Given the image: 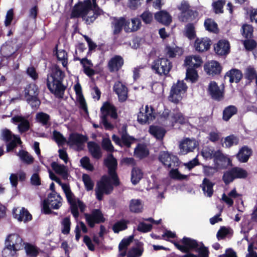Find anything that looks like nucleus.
Returning <instances> with one entry per match:
<instances>
[{"label":"nucleus","mask_w":257,"mask_h":257,"mask_svg":"<svg viewBox=\"0 0 257 257\" xmlns=\"http://www.w3.org/2000/svg\"><path fill=\"white\" fill-rule=\"evenodd\" d=\"M105 166L108 168V173L109 177L104 175L102 176L101 180L98 181L95 188L96 198L101 201L104 194H109L112 191L113 187L110 183V178L113 182V184L117 186L119 184L116 170L117 162L112 154H108L106 158L104 160Z\"/></svg>","instance_id":"f257e3e1"},{"label":"nucleus","mask_w":257,"mask_h":257,"mask_svg":"<svg viewBox=\"0 0 257 257\" xmlns=\"http://www.w3.org/2000/svg\"><path fill=\"white\" fill-rule=\"evenodd\" d=\"M84 1L83 3L75 5L71 14V18L81 17L85 20L87 24L93 22L97 17L103 14L98 5H103L104 0Z\"/></svg>","instance_id":"f03ea898"},{"label":"nucleus","mask_w":257,"mask_h":257,"mask_svg":"<svg viewBox=\"0 0 257 257\" xmlns=\"http://www.w3.org/2000/svg\"><path fill=\"white\" fill-rule=\"evenodd\" d=\"M65 73L57 66H53L47 75V85L50 92L57 98H63L66 87L62 82Z\"/></svg>","instance_id":"7ed1b4c3"},{"label":"nucleus","mask_w":257,"mask_h":257,"mask_svg":"<svg viewBox=\"0 0 257 257\" xmlns=\"http://www.w3.org/2000/svg\"><path fill=\"white\" fill-rule=\"evenodd\" d=\"M54 181L61 186L66 196L67 201L70 205L71 214L75 218H78L79 215V209L80 212L83 213L86 208V205L74 195L68 184L62 183L60 179L58 177H55Z\"/></svg>","instance_id":"20e7f679"},{"label":"nucleus","mask_w":257,"mask_h":257,"mask_svg":"<svg viewBox=\"0 0 257 257\" xmlns=\"http://www.w3.org/2000/svg\"><path fill=\"white\" fill-rule=\"evenodd\" d=\"M160 121L165 126L173 127L175 123L184 124L187 121V118L180 111L173 110L170 112L165 109L160 116Z\"/></svg>","instance_id":"39448f33"},{"label":"nucleus","mask_w":257,"mask_h":257,"mask_svg":"<svg viewBox=\"0 0 257 257\" xmlns=\"http://www.w3.org/2000/svg\"><path fill=\"white\" fill-rule=\"evenodd\" d=\"M101 115L100 116L101 123L106 130H111L113 128V125L107 120V117L110 116L112 119H116L118 115L116 107L110 102H104L100 108Z\"/></svg>","instance_id":"423d86ee"},{"label":"nucleus","mask_w":257,"mask_h":257,"mask_svg":"<svg viewBox=\"0 0 257 257\" xmlns=\"http://www.w3.org/2000/svg\"><path fill=\"white\" fill-rule=\"evenodd\" d=\"M127 125L123 124L118 129V134L120 136H117L113 135L112 140L115 144L121 147H125L130 148L131 145L135 141V139L130 136L127 132Z\"/></svg>","instance_id":"0eeeda50"},{"label":"nucleus","mask_w":257,"mask_h":257,"mask_svg":"<svg viewBox=\"0 0 257 257\" xmlns=\"http://www.w3.org/2000/svg\"><path fill=\"white\" fill-rule=\"evenodd\" d=\"M62 198L61 196L56 192L50 193L46 199L43 201L42 211L46 214L51 213L52 209H58L62 205Z\"/></svg>","instance_id":"6e6552de"},{"label":"nucleus","mask_w":257,"mask_h":257,"mask_svg":"<svg viewBox=\"0 0 257 257\" xmlns=\"http://www.w3.org/2000/svg\"><path fill=\"white\" fill-rule=\"evenodd\" d=\"M38 94L39 89L35 84H30L24 89L26 100L34 109L37 108L41 103L38 97Z\"/></svg>","instance_id":"1a4fd4ad"},{"label":"nucleus","mask_w":257,"mask_h":257,"mask_svg":"<svg viewBox=\"0 0 257 257\" xmlns=\"http://www.w3.org/2000/svg\"><path fill=\"white\" fill-rule=\"evenodd\" d=\"M187 89V86L184 81L178 80L171 87L169 100L175 103H178L182 100Z\"/></svg>","instance_id":"9d476101"},{"label":"nucleus","mask_w":257,"mask_h":257,"mask_svg":"<svg viewBox=\"0 0 257 257\" xmlns=\"http://www.w3.org/2000/svg\"><path fill=\"white\" fill-rule=\"evenodd\" d=\"M178 9L180 11L179 19L182 22H189L194 21L198 16V13L190 9L187 2L182 1Z\"/></svg>","instance_id":"9b49d317"},{"label":"nucleus","mask_w":257,"mask_h":257,"mask_svg":"<svg viewBox=\"0 0 257 257\" xmlns=\"http://www.w3.org/2000/svg\"><path fill=\"white\" fill-rule=\"evenodd\" d=\"M153 70L160 75H167L172 67V63L166 58L154 60L151 66Z\"/></svg>","instance_id":"f8f14e48"},{"label":"nucleus","mask_w":257,"mask_h":257,"mask_svg":"<svg viewBox=\"0 0 257 257\" xmlns=\"http://www.w3.org/2000/svg\"><path fill=\"white\" fill-rule=\"evenodd\" d=\"M1 139L7 143V151L10 152L16 148L18 144L22 143L20 138L14 135L9 130L5 128L2 131Z\"/></svg>","instance_id":"ddd939ff"},{"label":"nucleus","mask_w":257,"mask_h":257,"mask_svg":"<svg viewBox=\"0 0 257 257\" xmlns=\"http://www.w3.org/2000/svg\"><path fill=\"white\" fill-rule=\"evenodd\" d=\"M159 160L167 168H171L179 165L180 161L177 156L168 151H161L159 155Z\"/></svg>","instance_id":"4468645a"},{"label":"nucleus","mask_w":257,"mask_h":257,"mask_svg":"<svg viewBox=\"0 0 257 257\" xmlns=\"http://www.w3.org/2000/svg\"><path fill=\"white\" fill-rule=\"evenodd\" d=\"M84 215L87 223L91 228L94 227L95 224L103 223L105 221L103 214L99 209H94L90 213H86Z\"/></svg>","instance_id":"2eb2a0df"},{"label":"nucleus","mask_w":257,"mask_h":257,"mask_svg":"<svg viewBox=\"0 0 257 257\" xmlns=\"http://www.w3.org/2000/svg\"><path fill=\"white\" fill-rule=\"evenodd\" d=\"M199 146V143L194 139L186 138L179 144V154L184 155L192 152Z\"/></svg>","instance_id":"dca6fc26"},{"label":"nucleus","mask_w":257,"mask_h":257,"mask_svg":"<svg viewBox=\"0 0 257 257\" xmlns=\"http://www.w3.org/2000/svg\"><path fill=\"white\" fill-rule=\"evenodd\" d=\"M183 242L190 247V250H194L199 252L200 257H207L208 250L204 247L202 243H199L196 240L184 237Z\"/></svg>","instance_id":"f3484780"},{"label":"nucleus","mask_w":257,"mask_h":257,"mask_svg":"<svg viewBox=\"0 0 257 257\" xmlns=\"http://www.w3.org/2000/svg\"><path fill=\"white\" fill-rule=\"evenodd\" d=\"M88 140V138L78 133H72L69 135L67 144L70 146L75 147L78 151L83 150L84 143Z\"/></svg>","instance_id":"a211bd4d"},{"label":"nucleus","mask_w":257,"mask_h":257,"mask_svg":"<svg viewBox=\"0 0 257 257\" xmlns=\"http://www.w3.org/2000/svg\"><path fill=\"white\" fill-rule=\"evenodd\" d=\"M154 108L152 106L147 105L145 110L142 107L138 114V121L142 124L149 123L155 119V115L153 112Z\"/></svg>","instance_id":"6ab92c4d"},{"label":"nucleus","mask_w":257,"mask_h":257,"mask_svg":"<svg viewBox=\"0 0 257 257\" xmlns=\"http://www.w3.org/2000/svg\"><path fill=\"white\" fill-rule=\"evenodd\" d=\"M5 244L19 250L23 248L25 243L21 237L17 233L9 235L5 240Z\"/></svg>","instance_id":"aec40b11"},{"label":"nucleus","mask_w":257,"mask_h":257,"mask_svg":"<svg viewBox=\"0 0 257 257\" xmlns=\"http://www.w3.org/2000/svg\"><path fill=\"white\" fill-rule=\"evenodd\" d=\"M207 92L214 100L220 101L223 98V90L220 89L216 82L211 81L208 86Z\"/></svg>","instance_id":"412c9836"},{"label":"nucleus","mask_w":257,"mask_h":257,"mask_svg":"<svg viewBox=\"0 0 257 257\" xmlns=\"http://www.w3.org/2000/svg\"><path fill=\"white\" fill-rule=\"evenodd\" d=\"M13 215L14 217L18 221H23L25 222L31 220L32 218L31 214L24 207H22L21 209L14 208L13 209Z\"/></svg>","instance_id":"4be33fe9"},{"label":"nucleus","mask_w":257,"mask_h":257,"mask_svg":"<svg viewBox=\"0 0 257 257\" xmlns=\"http://www.w3.org/2000/svg\"><path fill=\"white\" fill-rule=\"evenodd\" d=\"M11 122L14 123H19L18 128L21 133L28 131L30 128V122L27 118L22 115H15L11 119Z\"/></svg>","instance_id":"5701e85b"},{"label":"nucleus","mask_w":257,"mask_h":257,"mask_svg":"<svg viewBox=\"0 0 257 257\" xmlns=\"http://www.w3.org/2000/svg\"><path fill=\"white\" fill-rule=\"evenodd\" d=\"M214 50L216 54L220 56H225L228 54L230 51V44L225 40H219L214 46Z\"/></svg>","instance_id":"b1692460"},{"label":"nucleus","mask_w":257,"mask_h":257,"mask_svg":"<svg viewBox=\"0 0 257 257\" xmlns=\"http://www.w3.org/2000/svg\"><path fill=\"white\" fill-rule=\"evenodd\" d=\"M113 91L117 94L119 101H125L127 98V88L120 81H117L113 86Z\"/></svg>","instance_id":"393cba45"},{"label":"nucleus","mask_w":257,"mask_h":257,"mask_svg":"<svg viewBox=\"0 0 257 257\" xmlns=\"http://www.w3.org/2000/svg\"><path fill=\"white\" fill-rule=\"evenodd\" d=\"M123 64V59L119 55H115L108 61L107 66L110 72L118 71Z\"/></svg>","instance_id":"a878e982"},{"label":"nucleus","mask_w":257,"mask_h":257,"mask_svg":"<svg viewBox=\"0 0 257 257\" xmlns=\"http://www.w3.org/2000/svg\"><path fill=\"white\" fill-rule=\"evenodd\" d=\"M211 45V41L207 38H197L194 43L195 50L198 52L208 50Z\"/></svg>","instance_id":"bb28decb"},{"label":"nucleus","mask_w":257,"mask_h":257,"mask_svg":"<svg viewBox=\"0 0 257 257\" xmlns=\"http://www.w3.org/2000/svg\"><path fill=\"white\" fill-rule=\"evenodd\" d=\"M77 60H80V64L83 66V72L87 76L92 77L96 74V71L92 69L93 64L91 60L86 58H77Z\"/></svg>","instance_id":"cd10ccee"},{"label":"nucleus","mask_w":257,"mask_h":257,"mask_svg":"<svg viewBox=\"0 0 257 257\" xmlns=\"http://www.w3.org/2000/svg\"><path fill=\"white\" fill-rule=\"evenodd\" d=\"M204 69L208 74L214 76L220 74L221 67L218 62L212 61L205 64Z\"/></svg>","instance_id":"c85d7f7f"},{"label":"nucleus","mask_w":257,"mask_h":257,"mask_svg":"<svg viewBox=\"0 0 257 257\" xmlns=\"http://www.w3.org/2000/svg\"><path fill=\"white\" fill-rule=\"evenodd\" d=\"M87 147L89 152L93 158L98 160L101 158L102 150L98 144L94 142H89L87 143Z\"/></svg>","instance_id":"c756f323"},{"label":"nucleus","mask_w":257,"mask_h":257,"mask_svg":"<svg viewBox=\"0 0 257 257\" xmlns=\"http://www.w3.org/2000/svg\"><path fill=\"white\" fill-rule=\"evenodd\" d=\"M130 22L126 21L124 18H120L118 19L114 18V21L112 22V27L113 28V34L117 35L120 33L122 30V27H127L130 24Z\"/></svg>","instance_id":"7c9ffc66"},{"label":"nucleus","mask_w":257,"mask_h":257,"mask_svg":"<svg viewBox=\"0 0 257 257\" xmlns=\"http://www.w3.org/2000/svg\"><path fill=\"white\" fill-rule=\"evenodd\" d=\"M214 183L211 182L209 179L205 178L202 181V184L200 185V187L203 192L205 196L210 197L213 194V187Z\"/></svg>","instance_id":"2f4dec72"},{"label":"nucleus","mask_w":257,"mask_h":257,"mask_svg":"<svg viewBox=\"0 0 257 257\" xmlns=\"http://www.w3.org/2000/svg\"><path fill=\"white\" fill-rule=\"evenodd\" d=\"M74 90L76 95L78 97V102L80 105V107L85 113H88V109L85 99L82 95V89L81 85L79 83H77L74 85Z\"/></svg>","instance_id":"473e14b6"},{"label":"nucleus","mask_w":257,"mask_h":257,"mask_svg":"<svg viewBox=\"0 0 257 257\" xmlns=\"http://www.w3.org/2000/svg\"><path fill=\"white\" fill-rule=\"evenodd\" d=\"M252 154V150L247 146L242 147L236 155V157L239 162L242 163L246 162Z\"/></svg>","instance_id":"72a5a7b5"},{"label":"nucleus","mask_w":257,"mask_h":257,"mask_svg":"<svg viewBox=\"0 0 257 257\" xmlns=\"http://www.w3.org/2000/svg\"><path fill=\"white\" fill-rule=\"evenodd\" d=\"M155 19L159 23L169 25L172 21L171 16L166 11H160L155 14Z\"/></svg>","instance_id":"f704fd0d"},{"label":"nucleus","mask_w":257,"mask_h":257,"mask_svg":"<svg viewBox=\"0 0 257 257\" xmlns=\"http://www.w3.org/2000/svg\"><path fill=\"white\" fill-rule=\"evenodd\" d=\"M202 63V59L199 56H188L184 61V65L188 66V68H197Z\"/></svg>","instance_id":"c9c22d12"},{"label":"nucleus","mask_w":257,"mask_h":257,"mask_svg":"<svg viewBox=\"0 0 257 257\" xmlns=\"http://www.w3.org/2000/svg\"><path fill=\"white\" fill-rule=\"evenodd\" d=\"M242 73L241 71L237 69H232L228 71L225 76L229 78L230 83H238L242 78Z\"/></svg>","instance_id":"e433bc0d"},{"label":"nucleus","mask_w":257,"mask_h":257,"mask_svg":"<svg viewBox=\"0 0 257 257\" xmlns=\"http://www.w3.org/2000/svg\"><path fill=\"white\" fill-rule=\"evenodd\" d=\"M51 167L56 173L61 175L63 179L67 178L68 170L66 166L53 162L51 163Z\"/></svg>","instance_id":"4c0bfd02"},{"label":"nucleus","mask_w":257,"mask_h":257,"mask_svg":"<svg viewBox=\"0 0 257 257\" xmlns=\"http://www.w3.org/2000/svg\"><path fill=\"white\" fill-rule=\"evenodd\" d=\"M36 120L37 122L40 123L42 125L46 128L49 127L51 125L50 116L49 114L43 112H40L36 115Z\"/></svg>","instance_id":"58836bf2"},{"label":"nucleus","mask_w":257,"mask_h":257,"mask_svg":"<svg viewBox=\"0 0 257 257\" xmlns=\"http://www.w3.org/2000/svg\"><path fill=\"white\" fill-rule=\"evenodd\" d=\"M130 211L134 213H140L143 209V205L140 199H133L129 204Z\"/></svg>","instance_id":"ea45409f"},{"label":"nucleus","mask_w":257,"mask_h":257,"mask_svg":"<svg viewBox=\"0 0 257 257\" xmlns=\"http://www.w3.org/2000/svg\"><path fill=\"white\" fill-rule=\"evenodd\" d=\"M150 133L157 139L161 140L166 134V131L163 128L158 126H151L149 128Z\"/></svg>","instance_id":"a19ab883"},{"label":"nucleus","mask_w":257,"mask_h":257,"mask_svg":"<svg viewBox=\"0 0 257 257\" xmlns=\"http://www.w3.org/2000/svg\"><path fill=\"white\" fill-rule=\"evenodd\" d=\"M244 78L250 83L253 80L257 79V72L255 69L251 66H248L244 71Z\"/></svg>","instance_id":"79ce46f5"},{"label":"nucleus","mask_w":257,"mask_h":257,"mask_svg":"<svg viewBox=\"0 0 257 257\" xmlns=\"http://www.w3.org/2000/svg\"><path fill=\"white\" fill-rule=\"evenodd\" d=\"M129 222V220L123 219L116 221L112 227L113 232L117 233L120 231L126 229Z\"/></svg>","instance_id":"37998d69"},{"label":"nucleus","mask_w":257,"mask_h":257,"mask_svg":"<svg viewBox=\"0 0 257 257\" xmlns=\"http://www.w3.org/2000/svg\"><path fill=\"white\" fill-rule=\"evenodd\" d=\"M237 111V108L234 105H229L225 107L223 111V119L225 121L228 120Z\"/></svg>","instance_id":"c03bdc74"},{"label":"nucleus","mask_w":257,"mask_h":257,"mask_svg":"<svg viewBox=\"0 0 257 257\" xmlns=\"http://www.w3.org/2000/svg\"><path fill=\"white\" fill-rule=\"evenodd\" d=\"M239 138L234 135H231L224 138L223 146L225 148H229L234 145H237L239 143Z\"/></svg>","instance_id":"a18cd8bd"},{"label":"nucleus","mask_w":257,"mask_h":257,"mask_svg":"<svg viewBox=\"0 0 257 257\" xmlns=\"http://www.w3.org/2000/svg\"><path fill=\"white\" fill-rule=\"evenodd\" d=\"M134 153L135 155L140 159L144 158L149 155V151L143 145L138 144L135 149Z\"/></svg>","instance_id":"49530a36"},{"label":"nucleus","mask_w":257,"mask_h":257,"mask_svg":"<svg viewBox=\"0 0 257 257\" xmlns=\"http://www.w3.org/2000/svg\"><path fill=\"white\" fill-rule=\"evenodd\" d=\"M17 155L24 163L27 164H31L34 162L33 157L26 151L20 150Z\"/></svg>","instance_id":"de8ad7c7"},{"label":"nucleus","mask_w":257,"mask_h":257,"mask_svg":"<svg viewBox=\"0 0 257 257\" xmlns=\"http://www.w3.org/2000/svg\"><path fill=\"white\" fill-rule=\"evenodd\" d=\"M225 4V0H218L217 1L213 2L212 4L213 12L216 14L223 13V7Z\"/></svg>","instance_id":"09e8293b"},{"label":"nucleus","mask_w":257,"mask_h":257,"mask_svg":"<svg viewBox=\"0 0 257 257\" xmlns=\"http://www.w3.org/2000/svg\"><path fill=\"white\" fill-rule=\"evenodd\" d=\"M57 57L58 60L60 61L64 67L67 65L68 56L66 52L64 50L60 49L57 50Z\"/></svg>","instance_id":"8fccbe9b"},{"label":"nucleus","mask_w":257,"mask_h":257,"mask_svg":"<svg viewBox=\"0 0 257 257\" xmlns=\"http://www.w3.org/2000/svg\"><path fill=\"white\" fill-rule=\"evenodd\" d=\"M61 224V232L64 234H68L70 232L71 222L70 218L66 217L62 219Z\"/></svg>","instance_id":"3c124183"},{"label":"nucleus","mask_w":257,"mask_h":257,"mask_svg":"<svg viewBox=\"0 0 257 257\" xmlns=\"http://www.w3.org/2000/svg\"><path fill=\"white\" fill-rule=\"evenodd\" d=\"M194 68H187L185 77L186 80H190L191 82H194L197 80L198 74Z\"/></svg>","instance_id":"603ef678"},{"label":"nucleus","mask_w":257,"mask_h":257,"mask_svg":"<svg viewBox=\"0 0 257 257\" xmlns=\"http://www.w3.org/2000/svg\"><path fill=\"white\" fill-rule=\"evenodd\" d=\"M132 28H130L127 27H125L124 30L126 32H130L132 31H137L141 27V22L139 18H135L132 19Z\"/></svg>","instance_id":"864d4df0"},{"label":"nucleus","mask_w":257,"mask_h":257,"mask_svg":"<svg viewBox=\"0 0 257 257\" xmlns=\"http://www.w3.org/2000/svg\"><path fill=\"white\" fill-rule=\"evenodd\" d=\"M143 177V174L139 169H133L132 171L131 180L133 184H137Z\"/></svg>","instance_id":"5fc2aeb1"},{"label":"nucleus","mask_w":257,"mask_h":257,"mask_svg":"<svg viewBox=\"0 0 257 257\" xmlns=\"http://www.w3.org/2000/svg\"><path fill=\"white\" fill-rule=\"evenodd\" d=\"M17 251L15 248L5 244V247L2 251V256L3 257H17Z\"/></svg>","instance_id":"6e6d98bb"},{"label":"nucleus","mask_w":257,"mask_h":257,"mask_svg":"<svg viewBox=\"0 0 257 257\" xmlns=\"http://www.w3.org/2000/svg\"><path fill=\"white\" fill-rule=\"evenodd\" d=\"M53 138L58 146H62L66 143V138L62 134L56 130L53 132Z\"/></svg>","instance_id":"4d7b16f0"},{"label":"nucleus","mask_w":257,"mask_h":257,"mask_svg":"<svg viewBox=\"0 0 257 257\" xmlns=\"http://www.w3.org/2000/svg\"><path fill=\"white\" fill-rule=\"evenodd\" d=\"M185 35L190 40H192L195 38V31L193 24L188 23L186 26Z\"/></svg>","instance_id":"13d9d810"},{"label":"nucleus","mask_w":257,"mask_h":257,"mask_svg":"<svg viewBox=\"0 0 257 257\" xmlns=\"http://www.w3.org/2000/svg\"><path fill=\"white\" fill-rule=\"evenodd\" d=\"M242 36L246 38H251L252 36L253 27L248 24L243 25L241 29Z\"/></svg>","instance_id":"bf43d9fd"},{"label":"nucleus","mask_w":257,"mask_h":257,"mask_svg":"<svg viewBox=\"0 0 257 257\" xmlns=\"http://www.w3.org/2000/svg\"><path fill=\"white\" fill-rule=\"evenodd\" d=\"M170 177L173 179L177 180H183L187 178V175L181 174L177 169H172L169 172Z\"/></svg>","instance_id":"052dcab7"},{"label":"nucleus","mask_w":257,"mask_h":257,"mask_svg":"<svg viewBox=\"0 0 257 257\" xmlns=\"http://www.w3.org/2000/svg\"><path fill=\"white\" fill-rule=\"evenodd\" d=\"M25 249L27 255L36 257L38 254V250L37 247L29 243H26L25 246Z\"/></svg>","instance_id":"680f3d73"},{"label":"nucleus","mask_w":257,"mask_h":257,"mask_svg":"<svg viewBox=\"0 0 257 257\" xmlns=\"http://www.w3.org/2000/svg\"><path fill=\"white\" fill-rule=\"evenodd\" d=\"M235 178L233 169L224 172L222 179L225 184H227L232 182Z\"/></svg>","instance_id":"e2e57ef3"},{"label":"nucleus","mask_w":257,"mask_h":257,"mask_svg":"<svg viewBox=\"0 0 257 257\" xmlns=\"http://www.w3.org/2000/svg\"><path fill=\"white\" fill-rule=\"evenodd\" d=\"M143 249L140 247H132L127 253V257H140L142 255Z\"/></svg>","instance_id":"0e129e2a"},{"label":"nucleus","mask_w":257,"mask_h":257,"mask_svg":"<svg viewBox=\"0 0 257 257\" xmlns=\"http://www.w3.org/2000/svg\"><path fill=\"white\" fill-rule=\"evenodd\" d=\"M143 22L146 24H150L153 20V14L149 11H145L140 15Z\"/></svg>","instance_id":"69168bd1"},{"label":"nucleus","mask_w":257,"mask_h":257,"mask_svg":"<svg viewBox=\"0 0 257 257\" xmlns=\"http://www.w3.org/2000/svg\"><path fill=\"white\" fill-rule=\"evenodd\" d=\"M101 145L103 149L108 152L112 153L114 151V147L111 141L108 138L103 139Z\"/></svg>","instance_id":"338daca9"},{"label":"nucleus","mask_w":257,"mask_h":257,"mask_svg":"<svg viewBox=\"0 0 257 257\" xmlns=\"http://www.w3.org/2000/svg\"><path fill=\"white\" fill-rule=\"evenodd\" d=\"M206 29L210 32H214L217 29V24L210 19L206 20L204 22Z\"/></svg>","instance_id":"774afa93"}]
</instances>
